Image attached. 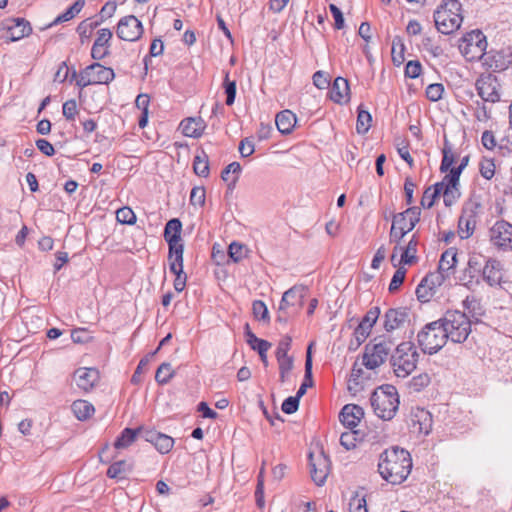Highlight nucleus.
<instances>
[{
  "label": "nucleus",
  "mask_w": 512,
  "mask_h": 512,
  "mask_svg": "<svg viewBox=\"0 0 512 512\" xmlns=\"http://www.w3.org/2000/svg\"><path fill=\"white\" fill-rule=\"evenodd\" d=\"M429 383H430V377L428 374L424 373V374H420L418 376L413 377L411 380L410 386L415 391H420L421 389L427 387L429 385Z\"/></svg>",
  "instance_id": "nucleus-63"
},
{
  "label": "nucleus",
  "mask_w": 512,
  "mask_h": 512,
  "mask_svg": "<svg viewBox=\"0 0 512 512\" xmlns=\"http://www.w3.org/2000/svg\"><path fill=\"white\" fill-rule=\"evenodd\" d=\"M484 63L495 72L506 70L512 65V47L488 52L484 58Z\"/></svg>",
  "instance_id": "nucleus-16"
},
{
  "label": "nucleus",
  "mask_w": 512,
  "mask_h": 512,
  "mask_svg": "<svg viewBox=\"0 0 512 512\" xmlns=\"http://www.w3.org/2000/svg\"><path fill=\"white\" fill-rule=\"evenodd\" d=\"M480 174L483 178L490 180L495 174V164L492 159L484 158L479 165Z\"/></svg>",
  "instance_id": "nucleus-55"
},
{
  "label": "nucleus",
  "mask_w": 512,
  "mask_h": 512,
  "mask_svg": "<svg viewBox=\"0 0 512 512\" xmlns=\"http://www.w3.org/2000/svg\"><path fill=\"white\" fill-rule=\"evenodd\" d=\"M441 193L442 192L435 185L429 186L422 195L421 205L424 208H431Z\"/></svg>",
  "instance_id": "nucleus-45"
},
{
  "label": "nucleus",
  "mask_w": 512,
  "mask_h": 512,
  "mask_svg": "<svg viewBox=\"0 0 512 512\" xmlns=\"http://www.w3.org/2000/svg\"><path fill=\"white\" fill-rule=\"evenodd\" d=\"M190 203L194 206H203L205 203L204 187H194L190 193Z\"/></svg>",
  "instance_id": "nucleus-61"
},
{
  "label": "nucleus",
  "mask_w": 512,
  "mask_h": 512,
  "mask_svg": "<svg viewBox=\"0 0 512 512\" xmlns=\"http://www.w3.org/2000/svg\"><path fill=\"white\" fill-rule=\"evenodd\" d=\"M482 211L483 206L477 198H470L465 202L458 220V234L461 239H468L473 235Z\"/></svg>",
  "instance_id": "nucleus-9"
},
{
  "label": "nucleus",
  "mask_w": 512,
  "mask_h": 512,
  "mask_svg": "<svg viewBox=\"0 0 512 512\" xmlns=\"http://www.w3.org/2000/svg\"><path fill=\"white\" fill-rule=\"evenodd\" d=\"M404 44L400 39H394L392 43V59L395 65H401L404 62Z\"/></svg>",
  "instance_id": "nucleus-54"
},
{
  "label": "nucleus",
  "mask_w": 512,
  "mask_h": 512,
  "mask_svg": "<svg viewBox=\"0 0 512 512\" xmlns=\"http://www.w3.org/2000/svg\"><path fill=\"white\" fill-rule=\"evenodd\" d=\"M349 95V83L345 78L337 77L330 90V98L335 103H341Z\"/></svg>",
  "instance_id": "nucleus-32"
},
{
  "label": "nucleus",
  "mask_w": 512,
  "mask_h": 512,
  "mask_svg": "<svg viewBox=\"0 0 512 512\" xmlns=\"http://www.w3.org/2000/svg\"><path fill=\"white\" fill-rule=\"evenodd\" d=\"M409 321V309L406 307L390 308L384 315L383 327L387 332L399 329Z\"/></svg>",
  "instance_id": "nucleus-21"
},
{
  "label": "nucleus",
  "mask_w": 512,
  "mask_h": 512,
  "mask_svg": "<svg viewBox=\"0 0 512 512\" xmlns=\"http://www.w3.org/2000/svg\"><path fill=\"white\" fill-rule=\"evenodd\" d=\"M297 122L296 115L290 110H283L277 113L275 124L278 131L283 135L290 134Z\"/></svg>",
  "instance_id": "nucleus-29"
},
{
  "label": "nucleus",
  "mask_w": 512,
  "mask_h": 512,
  "mask_svg": "<svg viewBox=\"0 0 512 512\" xmlns=\"http://www.w3.org/2000/svg\"><path fill=\"white\" fill-rule=\"evenodd\" d=\"M433 419L431 413L424 408H414L410 414V426L414 432L427 435L432 429Z\"/></svg>",
  "instance_id": "nucleus-19"
},
{
  "label": "nucleus",
  "mask_w": 512,
  "mask_h": 512,
  "mask_svg": "<svg viewBox=\"0 0 512 512\" xmlns=\"http://www.w3.org/2000/svg\"><path fill=\"white\" fill-rule=\"evenodd\" d=\"M420 215L419 207H409L405 211L393 215L392 225H397L400 230L408 234L420 221Z\"/></svg>",
  "instance_id": "nucleus-18"
},
{
  "label": "nucleus",
  "mask_w": 512,
  "mask_h": 512,
  "mask_svg": "<svg viewBox=\"0 0 512 512\" xmlns=\"http://www.w3.org/2000/svg\"><path fill=\"white\" fill-rule=\"evenodd\" d=\"M374 341L375 343L365 346V352L362 357V364L371 370L381 366L394 347V342L390 337H382L378 342L377 339Z\"/></svg>",
  "instance_id": "nucleus-10"
},
{
  "label": "nucleus",
  "mask_w": 512,
  "mask_h": 512,
  "mask_svg": "<svg viewBox=\"0 0 512 512\" xmlns=\"http://www.w3.org/2000/svg\"><path fill=\"white\" fill-rule=\"evenodd\" d=\"M476 90L484 102L496 103L500 101V84L496 76L483 75L476 81Z\"/></svg>",
  "instance_id": "nucleus-14"
},
{
  "label": "nucleus",
  "mask_w": 512,
  "mask_h": 512,
  "mask_svg": "<svg viewBox=\"0 0 512 512\" xmlns=\"http://www.w3.org/2000/svg\"><path fill=\"white\" fill-rule=\"evenodd\" d=\"M241 170H242L241 165L238 162H232L222 170L221 178L225 182L229 181V176L231 173L234 174L232 181L228 184L229 188L235 187Z\"/></svg>",
  "instance_id": "nucleus-40"
},
{
  "label": "nucleus",
  "mask_w": 512,
  "mask_h": 512,
  "mask_svg": "<svg viewBox=\"0 0 512 512\" xmlns=\"http://www.w3.org/2000/svg\"><path fill=\"white\" fill-rule=\"evenodd\" d=\"M140 430L125 428L114 442V447L118 450L128 448L138 437Z\"/></svg>",
  "instance_id": "nucleus-37"
},
{
  "label": "nucleus",
  "mask_w": 512,
  "mask_h": 512,
  "mask_svg": "<svg viewBox=\"0 0 512 512\" xmlns=\"http://www.w3.org/2000/svg\"><path fill=\"white\" fill-rule=\"evenodd\" d=\"M279 366V378L281 383H285L294 367L293 357H284L277 359Z\"/></svg>",
  "instance_id": "nucleus-41"
},
{
  "label": "nucleus",
  "mask_w": 512,
  "mask_h": 512,
  "mask_svg": "<svg viewBox=\"0 0 512 512\" xmlns=\"http://www.w3.org/2000/svg\"><path fill=\"white\" fill-rule=\"evenodd\" d=\"M63 115L64 117L67 119V120H74L75 119V116L76 114L78 113V109H77V103L75 100L71 99V100H68L66 101L64 104H63Z\"/></svg>",
  "instance_id": "nucleus-64"
},
{
  "label": "nucleus",
  "mask_w": 512,
  "mask_h": 512,
  "mask_svg": "<svg viewBox=\"0 0 512 512\" xmlns=\"http://www.w3.org/2000/svg\"><path fill=\"white\" fill-rule=\"evenodd\" d=\"M83 6H84V1L83 0H77L64 13L60 14L53 21L51 26L57 25V24H60V23H63V22H67V21L73 19L82 10Z\"/></svg>",
  "instance_id": "nucleus-39"
},
{
  "label": "nucleus",
  "mask_w": 512,
  "mask_h": 512,
  "mask_svg": "<svg viewBox=\"0 0 512 512\" xmlns=\"http://www.w3.org/2000/svg\"><path fill=\"white\" fill-rule=\"evenodd\" d=\"M486 49V36L480 30L466 33L459 43V50L468 61L481 60L487 54Z\"/></svg>",
  "instance_id": "nucleus-8"
},
{
  "label": "nucleus",
  "mask_w": 512,
  "mask_h": 512,
  "mask_svg": "<svg viewBox=\"0 0 512 512\" xmlns=\"http://www.w3.org/2000/svg\"><path fill=\"white\" fill-rule=\"evenodd\" d=\"M87 67L94 84H108L115 78L113 69L100 63H93Z\"/></svg>",
  "instance_id": "nucleus-25"
},
{
  "label": "nucleus",
  "mask_w": 512,
  "mask_h": 512,
  "mask_svg": "<svg viewBox=\"0 0 512 512\" xmlns=\"http://www.w3.org/2000/svg\"><path fill=\"white\" fill-rule=\"evenodd\" d=\"M99 25V23L97 21H89V20H84L82 21L78 27H77V32L79 33L80 37H81V41L84 42V39H88L93 30Z\"/></svg>",
  "instance_id": "nucleus-52"
},
{
  "label": "nucleus",
  "mask_w": 512,
  "mask_h": 512,
  "mask_svg": "<svg viewBox=\"0 0 512 512\" xmlns=\"http://www.w3.org/2000/svg\"><path fill=\"white\" fill-rule=\"evenodd\" d=\"M457 263V250L455 248H449L445 252L442 253L438 272L435 274H441L443 276V281L449 277L450 272L454 269Z\"/></svg>",
  "instance_id": "nucleus-28"
},
{
  "label": "nucleus",
  "mask_w": 512,
  "mask_h": 512,
  "mask_svg": "<svg viewBox=\"0 0 512 512\" xmlns=\"http://www.w3.org/2000/svg\"><path fill=\"white\" fill-rule=\"evenodd\" d=\"M183 253L184 246L177 245L169 247V269L171 273L182 272L183 270Z\"/></svg>",
  "instance_id": "nucleus-33"
},
{
  "label": "nucleus",
  "mask_w": 512,
  "mask_h": 512,
  "mask_svg": "<svg viewBox=\"0 0 512 512\" xmlns=\"http://www.w3.org/2000/svg\"><path fill=\"white\" fill-rule=\"evenodd\" d=\"M462 4L459 0H443L434 12L436 29L445 35L457 31L463 22Z\"/></svg>",
  "instance_id": "nucleus-3"
},
{
  "label": "nucleus",
  "mask_w": 512,
  "mask_h": 512,
  "mask_svg": "<svg viewBox=\"0 0 512 512\" xmlns=\"http://www.w3.org/2000/svg\"><path fill=\"white\" fill-rule=\"evenodd\" d=\"M133 466L127 463L124 460L116 461L112 463L108 470L107 476L111 479L122 480L127 477V475L132 472Z\"/></svg>",
  "instance_id": "nucleus-35"
},
{
  "label": "nucleus",
  "mask_w": 512,
  "mask_h": 512,
  "mask_svg": "<svg viewBox=\"0 0 512 512\" xmlns=\"http://www.w3.org/2000/svg\"><path fill=\"white\" fill-rule=\"evenodd\" d=\"M173 376L174 371L171 367V364L164 362L158 367L155 374V380L158 384L164 385L167 384Z\"/></svg>",
  "instance_id": "nucleus-44"
},
{
  "label": "nucleus",
  "mask_w": 512,
  "mask_h": 512,
  "mask_svg": "<svg viewBox=\"0 0 512 512\" xmlns=\"http://www.w3.org/2000/svg\"><path fill=\"white\" fill-rule=\"evenodd\" d=\"M223 88L224 92L226 94V101L225 103L228 106H231L236 97V81L229 79V72H226L224 82H223Z\"/></svg>",
  "instance_id": "nucleus-47"
},
{
  "label": "nucleus",
  "mask_w": 512,
  "mask_h": 512,
  "mask_svg": "<svg viewBox=\"0 0 512 512\" xmlns=\"http://www.w3.org/2000/svg\"><path fill=\"white\" fill-rule=\"evenodd\" d=\"M180 126L185 136L199 138L203 135L206 125L201 118H187L181 122Z\"/></svg>",
  "instance_id": "nucleus-31"
},
{
  "label": "nucleus",
  "mask_w": 512,
  "mask_h": 512,
  "mask_svg": "<svg viewBox=\"0 0 512 512\" xmlns=\"http://www.w3.org/2000/svg\"><path fill=\"white\" fill-rule=\"evenodd\" d=\"M116 33L120 39L133 42L143 34V26L135 16L128 15L120 19Z\"/></svg>",
  "instance_id": "nucleus-15"
},
{
  "label": "nucleus",
  "mask_w": 512,
  "mask_h": 512,
  "mask_svg": "<svg viewBox=\"0 0 512 512\" xmlns=\"http://www.w3.org/2000/svg\"><path fill=\"white\" fill-rule=\"evenodd\" d=\"M482 277L490 286L499 284L502 279L501 263L495 259H488L483 267Z\"/></svg>",
  "instance_id": "nucleus-26"
},
{
  "label": "nucleus",
  "mask_w": 512,
  "mask_h": 512,
  "mask_svg": "<svg viewBox=\"0 0 512 512\" xmlns=\"http://www.w3.org/2000/svg\"><path fill=\"white\" fill-rule=\"evenodd\" d=\"M419 240L417 234H413L407 246L403 249L398 264L412 265L417 262V246Z\"/></svg>",
  "instance_id": "nucleus-34"
},
{
  "label": "nucleus",
  "mask_w": 512,
  "mask_h": 512,
  "mask_svg": "<svg viewBox=\"0 0 512 512\" xmlns=\"http://www.w3.org/2000/svg\"><path fill=\"white\" fill-rule=\"evenodd\" d=\"M116 219L121 224L133 225L136 222V215L130 207H122L116 211Z\"/></svg>",
  "instance_id": "nucleus-48"
},
{
  "label": "nucleus",
  "mask_w": 512,
  "mask_h": 512,
  "mask_svg": "<svg viewBox=\"0 0 512 512\" xmlns=\"http://www.w3.org/2000/svg\"><path fill=\"white\" fill-rule=\"evenodd\" d=\"M252 310L256 319L263 321L269 320L268 309L263 301L255 300L252 304Z\"/></svg>",
  "instance_id": "nucleus-56"
},
{
  "label": "nucleus",
  "mask_w": 512,
  "mask_h": 512,
  "mask_svg": "<svg viewBox=\"0 0 512 512\" xmlns=\"http://www.w3.org/2000/svg\"><path fill=\"white\" fill-rule=\"evenodd\" d=\"M443 283L441 274H429L425 276L416 288V295L419 301L428 302L435 294V289Z\"/></svg>",
  "instance_id": "nucleus-20"
},
{
  "label": "nucleus",
  "mask_w": 512,
  "mask_h": 512,
  "mask_svg": "<svg viewBox=\"0 0 512 512\" xmlns=\"http://www.w3.org/2000/svg\"><path fill=\"white\" fill-rule=\"evenodd\" d=\"M463 307L468 312L469 315L467 316L470 320H473V323H479L482 316L485 314V309L481 304V301L473 295L465 298L463 301Z\"/></svg>",
  "instance_id": "nucleus-30"
},
{
  "label": "nucleus",
  "mask_w": 512,
  "mask_h": 512,
  "mask_svg": "<svg viewBox=\"0 0 512 512\" xmlns=\"http://www.w3.org/2000/svg\"><path fill=\"white\" fill-rule=\"evenodd\" d=\"M440 319L426 324L417 334V342L422 352L433 355L444 347L447 342Z\"/></svg>",
  "instance_id": "nucleus-6"
},
{
  "label": "nucleus",
  "mask_w": 512,
  "mask_h": 512,
  "mask_svg": "<svg viewBox=\"0 0 512 512\" xmlns=\"http://www.w3.org/2000/svg\"><path fill=\"white\" fill-rule=\"evenodd\" d=\"M361 438V433L357 430H350L348 432H343L340 436V443L341 445L347 449L351 450L356 447L357 442Z\"/></svg>",
  "instance_id": "nucleus-43"
},
{
  "label": "nucleus",
  "mask_w": 512,
  "mask_h": 512,
  "mask_svg": "<svg viewBox=\"0 0 512 512\" xmlns=\"http://www.w3.org/2000/svg\"><path fill=\"white\" fill-rule=\"evenodd\" d=\"M443 158L440 165V171L442 173L447 172L455 162V155L452 152L451 146L448 141L445 140L444 147L442 149Z\"/></svg>",
  "instance_id": "nucleus-46"
},
{
  "label": "nucleus",
  "mask_w": 512,
  "mask_h": 512,
  "mask_svg": "<svg viewBox=\"0 0 512 512\" xmlns=\"http://www.w3.org/2000/svg\"><path fill=\"white\" fill-rule=\"evenodd\" d=\"M74 379L79 389L89 392L100 379L99 371L95 368L80 367L75 370Z\"/></svg>",
  "instance_id": "nucleus-22"
},
{
  "label": "nucleus",
  "mask_w": 512,
  "mask_h": 512,
  "mask_svg": "<svg viewBox=\"0 0 512 512\" xmlns=\"http://www.w3.org/2000/svg\"><path fill=\"white\" fill-rule=\"evenodd\" d=\"M309 466L312 480L316 485L322 486L330 472L331 461L329 457L324 451H320L316 454L310 453Z\"/></svg>",
  "instance_id": "nucleus-12"
},
{
  "label": "nucleus",
  "mask_w": 512,
  "mask_h": 512,
  "mask_svg": "<svg viewBox=\"0 0 512 512\" xmlns=\"http://www.w3.org/2000/svg\"><path fill=\"white\" fill-rule=\"evenodd\" d=\"M3 29L7 30L10 41H18L32 32L30 23L23 18H8L1 22Z\"/></svg>",
  "instance_id": "nucleus-17"
},
{
  "label": "nucleus",
  "mask_w": 512,
  "mask_h": 512,
  "mask_svg": "<svg viewBox=\"0 0 512 512\" xmlns=\"http://www.w3.org/2000/svg\"><path fill=\"white\" fill-rule=\"evenodd\" d=\"M374 413L382 420L393 419L399 408V394L395 386L385 384L376 388L370 397Z\"/></svg>",
  "instance_id": "nucleus-2"
},
{
  "label": "nucleus",
  "mask_w": 512,
  "mask_h": 512,
  "mask_svg": "<svg viewBox=\"0 0 512 512\" xmlns=\"http://www.w3.org/2000/svg\"><path fill=\"white\" fill-rule=\"evenodd\" d=\"M246 252V247L238 242H232L228 248V255L234 262H239L244 259Z\"/></svg>",
  "instance_id": "nucleus-50"
},
{
  "label": "nucleus",
  "mask_w": 512,
  "mask_h": 512,
  "mask_svg": "<svg viewBox=\"0 0 512 512\" xmlns=\"http://www.w3.org/2000/svg\"><path fill=\"white\" fill-rule=\"evenodd\" d=\"M411 469L412 459L405 449L392 447L380 454L378 472L385 481L391 484L402 483L410 474Z\"/></svg>",
  "instance_id": "nucleus-1"
},
{
  "label": "nucleus",
  "mask_w": 512,
  "mask_h": 512,
  "mask_svg": "<svg viewBox=\"0 0 512 512\" xmlns=\"http://www.w3.org/2000/svg\"><path fill=\"white\" fill-rule=\"evenodd\" d=\"M193 170L200 177H207L209 175V159L204 150H200L194 157Z\"/></svg>",
  "instance_id": "nucleus-38"
},
{
  "label": "nucleus",
  "mask_w": 512,
  "mask_h": 512,
  "mask_svg": "<svg viewBox=\"0 0 512 512\" xmlns=\"http://www.w3.org/2000/svg\"><path fill=\"white\" fill-rule=\"evenodd\" d=\"M71 408L78 420L88 419L95 411L91 403L81 399L74 401Z\"/></svg>",
  "instance_id": "nucleus-36"
},
{
  "label": "nucleus",
  "mask_w": 512,
  "mask_h": 512,
  "mask_svg": "<svg viewBox=\"0 0 512 512\" xmlns=\"http://www.w3.org/2000/svg\"><path fill=\"white\" fill-rule=\"evenodd\" d=\"M291 342L292 338L288 335L284 336L278 343L277 349H276V359L278 358H284V357H290L288 355V351L291 348Z\"/></svg>",
  "instance_id": "nucleus-59"
},
{
  "label": "nucleus",
  "mask_w": 512,
  "mask_h": 512,
  "mask_svg": "<svg viewBox=\"0 0 512 512\" xmlns=\"http://www.w3.org/2000/svg\"><path fill=\"white\" fill-rule=\"evenodd\" d=\"M444 86L441 83L430 84L426 88V96L430 101L436 102L442 98Z\"/></svg>",
  "instance_id": "nucleus-57"
},
{
  "label": "nucleus",
  "mask_w": 512,
  "mask_h": 512,
  "mask_svg": "<svg viewBox=\"0 0 512 512\" xmlns=\"http://www.w3.org/2000/svg\"><path fill=\"white\" fill-rule=\"evenodd\" d=\"M405 275H406V270L404 268H402V267H399L395 271V273H394V275H393V277L391 279V282L389 284V291L391 293L396 292L400 288V286L404 282Z\"/></svg>",
  "instance_id": "nucleus-58"
},
{
  "label": "nucleus",
  "mask_w": 512,
  "mask_h": 512,
  "mask_svg": "<svg viewBox=\"0 0 512 512\" xmlns=\"http://www.w3.org/2000/svg\"><path fill=\"white\" fill-rule=\"evenodd\" d=\"M444 204L446 206H451L456 202V200L460 197L459 186H454V188H445L442 190Z\"/></svg>",
  "instance_id": "nucleus-60"
},
{
  "label": "nucleus",
  "mask_w": 512,
  "mask_h": 512,
  "mask_svg": "<svg viewBox=\"0 0 512 512\" xmlns=\"http://www.w3.org/2000/svg\"><path fill=\"white\" fill-rule=\"evenodd\" d=\"M490 242L501 250H512V224L505 220L497 221L489 230Z\"/></svg>",
  "instance_id": "nucleus-13"
},
{
  "label": "nucleus",
  "mask_w": 512,
  "mask_h": 512,
  "mask_svg": "<svg viewBox=\"0 0 512 512\" xmlns=\"http://www.w3.org/2000/svg\"><path fill=\"white\" fill-rule=\"evenodd\" d=\"M419 353L412 342H402L395 348L391 355V365L397 377L405 378L415 369Z\"/></svg>",
  "instance_id": "nucleus-5"
},
{
  "label": "nucleus",
  "mask_w": 512,
  "mask_h": 512,
  "mask_svg": "<svg viewBox=\"0 0 512 512\" xmlns=\"http://www.w3.org/2000/svg\"><path fill=\"white\" fill-rule=\"evenodd\" d=\"M181 231L182 223L178 218H173L166 223L164 228V239L168 243L169 247H171V245H183L181 243Z\"/></svg>",
  "instance_id": "nucleus-27"
},
{
  "label": "nucleus",
  "mask_w": 512,
  "mask_h": 512,
  "mask_svg": "<svg viewBox=\"0 0 512 512\" xmlns=\"http://www.w3.org/2000/svg\"><path fill=\"white\" fill-rule=\"evenodd\" d=\"M379 316V307H372L367 311L354 330L353 339L350 341L349 349H357L366 340Z\"/></svg>",
  "instance_id": "nucleus-11"
},
{
  "label": "nucleus",
  "mask_w": 512,
  "mask_h": 512,
  "mask_svg": "<svg viewBox=\"0 0 512 512\" xmlns=\"http://www.w3.org/2000/svg\"><path fill=\"white\" fill-rule=\"evenodd\" d=\"M349 512H368L365 496L356 493L349 501Z\"/></svg>",
  "instance_id": "nucleus-51"
},
{
  "label": "nucleus",
  "mask_w": 512,
  "mask_h": 512,
  "mask_svg": "<svg viewBox=\"0 0 512 512\" xmlns=\"http://www.w3.org/2000/svg\"><path fill=\"white\" fill-rule=\"evenodd\" d=\"M371 121L372 116L371 114L361 109V107L358 108V116H357V123H356V130L359 134H365L368 132V130L371 127Z\"/></svg>",
  "instance_id": "nucleus-42"
},
{
  "label": "nucleus",
  "mask_w": 512,
  "mask_h": 512,
  "mask_svg": "<svg viewBox=\"0 0 512 512\" xmlns=\"http://www.w3.org/2000/svg\"><path fill=\"white\" fill-rule=\"evenodd\" d=\"M282 411L286 414H293L299 408V399L295 396L286 398L282 403Z\"/></svg>",
  "instance_id": "nucleus-62"
},
{
  "label": "nucleus",
  "mask_w": 512,
  "mask_h": 512,
  "mask_svg": "<svg viewBox=\"0 0 512 512\" xmlns=\"http://www.w3.org/2000/svg\"><path fill=\"white\" fill-rule=\"evenodd\" d=\"M440 321L445 334H447V339L453 343L465 342L471 333L473 320H470L465 312L448 310L440 318Z\"/></svg>",
  "instance_id": "nucleus-4"
},
{
  "label": "nucleus",
  "mask_w": 512,
  "mask_h": 512,
  "mask_svg": "<svg viewBox=\"0 0 512 512\" xmlns=\"http://www.w3.org/2000/svg\"><path fill=\"white\" fill-rule=\"evenodd\" d=\"M363 417V408L356 404L345 405L339 414L340 422L350 430L355 429Z\"/></svg>",
  "instance_id": "nucleus-23"
},
{
  "label": "nucleus",
  "mask_w": 512,
  "mask_h": 512,
  "mask_svg": "<svg viewBox=\"0 0 512 512\" xmlns=\"http://www.w3.org/2000/svg\"><path fill=\"white\" fill-rule=\"evenodd\" d=\"M174 445V439L166 434L160 433L154 444L155 448L162 454L171 451Z\"/></svg>",
  "instance_id": "nucleus-49"
},
{
  "label": "nucleus",
  "mask_w": 512,
  "mask_h": 512,
  "mask_svg": "<svg viewBox=\"0 0 512 512\" xmlns=\"http://www.w3.org/2000/svg\"><path fill=\"white\" fill-rule=\"evenodd\" d=\"M422 46L425 51L430 53L433 57L437 58L443 54V49L440 45L436 44L431 37H424Z\"/></svg>",
  "instance_id": "nucleus-53"
},
{
  "label": "nucleus",
  "mask_w": 512,
  "mask_h": 512,
  "mask_svg": "<svg viewBox=\"0 0 512 512\" xmlns=\"http://www.w3.org/2000/svg\"><path fill=\"white\" fill-rule=\"evenodd\" d=\"M307 287L295 285L284 292L279 304L276 321L286 324L288 319L297 314L304 305Z\"/></svg>",
  "instance_id": "nucleus-7"
},
{
  "label": "nucleus",
  "mask_w": 512,
  "mask_h": 512,
  "mask_svg": "<svg viewBox=\"0 0 512 512\" xmlns=\"http://www.w3.org/2000/svg\"><path fill=\"white\" fill-rule=\"evenodd\" d=\"M245 336L247 343L251 349L256 350L260 356L261 361L265 366L268 365L267 351L271 347V343L256 337V335L250 330L249 324L245 325Z\"/></svg>",
  "instance_id": "nucleus-24"
}]
</instances>
